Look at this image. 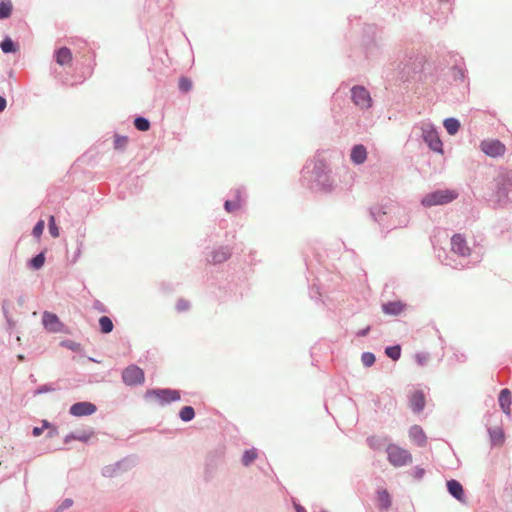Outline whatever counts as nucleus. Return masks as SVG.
<instances>
[{
  "instance_id": "1",
  "label": "nucleus",
  "mask_w": 512,
  "mask_h": 512,
  "mask_svg": "<svg viewBox=\"0 0 512 512\" xmlns=\"http://www.w3.org/2000/svg\"><path fill=\"white\" fill-rule=\"evenodd\" d=\"M145 399L149 402L165 405L180 399V393L172 389H150L145 393Z\"/></svg>"
},
{
  "instance_id": "2",
  "label": "nucleus",
  "mask_w": 512,
  "mask_h": 512,
  "mask_svg": "<svg viewBox=\"0 0 512 512\" xmlns=\"http://www.w3.org/2000/svg\"><path fill=\"white\" fill-rule=\"evenodd\" d=\"M458 197V193L454 190H437L427 194L421 200V203L425 207H431L435 205H444L452 202Z\"/></svg>"
},
{
  "instance_id": "3",
  "label": "nucleus",
  "mask_w": 512,
  "mask_h": 512,
  "mask_svg": "<svg viewBox=\"0 0 512 512\" xmlns=\"http://www.w3.org/2000/svg\"><path fill=\"white\" fill-rule=\"evenodd\" d=\"M388 461L395 467L405 466L412 462L411 453L395 444H389L386 449Z\"/></svg>"
},
{
  "instance_id": "4",
  "label": "nucleus",
  "mask_w": 512,
  "mask_h": 512,
  "mask_svg": "<svg viewBox=\"0 0 512 512\" xmlns=\"http://www.w3.org/2000/svg\"><path fill=\"white\" fill-rule=\"evenodd\" d=\"M122 380L128 386L141 385L145 381V374L140 367L129 365L122 372Z\"/></svg>"
},
{
  "instance_id": "5",
  "label": "nucleus",
  "mask_w": 512,
  "mask_h": 512,
  "mask_svg": "<svg viewBox=\"0 0 512 512\" xmlns=\"http://www.w3.org/2000/svg\"><path fill=\"white\" fill-rule=\"evenodd\" d=\"M481 151L489 157H501L506 152L505 145L497 139H487L480 143Z\"/></svg>"
},
{
  "instance_id": "6",
  "label": "nucleus",
  "mask_w": 512,
  "mask_h": 512,
  "mask_svg": "<svg viewBox=\"0 0 512 512\" xmlns=\"http://www.w3.org/2000/svg\"><path fill=\"white\" fill-rule=\"evenodd\" d=\"M352 101L356 106L361 109L370 108L372 105V98L369 91L363 86H354L351 89Z\"/></svg>"
},
{
  "instance_id": "7",
  "label": "nucleus",
  "mask_w": 512,
  "mask_h": 512,
  "mask_svg": "<svg viewBox=\"0 0 512 512\" xmlns=\"http://www.w3.org/2000/svg\"><path fill=\"white\" fill-rule=\"evenodd\" d=\"M423 138L433 151L442 152V142L432 126L427 125L423 128Z\"/></svg>"
},
{
  "instance_id": "8",
  "label": "nucleus",
  "mask_w": 512,
  "mask_h": 512,
  "mask_svg": "<svg viewBox=\"0 0 512 512\" xmlns=\"http://www.w3.org/2000/svg\"><path fill=\"white\" fill-rule=\"evenodd\" d=\"M96 406L91 402H77L70 407V414L76 417L92 415L96 412Z\"/></svg>"
},
{
  "instance_id": "9",
  "label": "nucleus",
  "mask_w": 512,
  "mask_h": 512,
  "mask_svg": "<svg viewBox=\"0 0 512 512\" xmlns=\"http://www.w3.org/2000/svg\"><path fill=\"white\" fill-rule=\"evenodd\" d=\"M451 249L454 253L466 257L471 253L465 238L461 234H456L451 239Z\"/></svg>"
},
{
  "instance_id": "10",
  "label": "nucleus",
  "mask_w": 512,
  "mask_h": 512,
  "mask_svg": "<svg viewBox=\"0 0 512 512\" xmlns=\"http://www.w3.org/2000/svg\"><path fill=\"white\" fill-rule=\"evenodd\" d=\"M400 207L394 204H389L385 206H376L372 209V215L374 218L379 221L383 222V217L388 214H395L400 212Z\"/></svg>"
},
{
  "instance_id": "11",
  "label": "nucleus",
  "mask_w": 512,
  "mask_h": 512,
  "mask_svg": "<svg viewBox=\"0 0 512 512\" xmlns=\"http://www.w3.org/2000/svg\"><path fill=\"white\" fill-rule=\"evenodd\" d=\"M407 305L402 301H391L382 305V311L387 315L397 316L403 313Z\"/></svg>"
},
{
  "instance_id": "12",
  "label": "nucleus",
  "mask_w": 512,
  "mask_h": 512,
  "mask_svg": "<svg viewBox=\"0 0 512 512\" xmlns=\"http://www.w3.org/2000/svg\"><path fill=\"white\" fill-rule=\"evenodd\" d=\"M409 404H410L411 409L414 412H416V413L421 412L425 406V395H424L423 391L415 390L414 392H412L410 399H409Z\"/></svg>"
},
{
  "instance_id": "13",
  "label": "nucleus",
  "mask_w": 512,
  "mask_h": 512,
  "mask_svg": "<svg viewBox=\"0 0 512 512\" xmlns=\"http://www.w3.org/2000/svg\"><path fill=\"white\" fill-rule=\"evenodd\" d=\"M231 256V251L228 247H218L211 252L208 261L213 264L223 263Z\"/></svg>"
},
{
  "instance_id": "14",
  "label": "nucleus",
  "mask_w": 512,
  "mask_h": 512,
  "mask_svg": "<svg viewBox=\"0 0 512 512\" xmlns=\"http://www.w3.org/2000/svg\"><path fill=\"white\" fill-rule=\"evenodd\" d=\"M409 437L415 444H417L420 447L426 445L427 437L423 429L418 425H414L410 428Z\"/></svg>"
},
{
  "instance_id": "15",
  "label": "nucleus",
  "mask_w": 512,
  "mask_h": 512,
  "mask_svg": "<svg viewBox=\"0 0 512 512\" xmlns=\"http://www.w3.org/2000/svg\"><path fill=\"white\" fill-rule=\"evenodd\" d=\"M43 324L51 332H58L61 330L62 324L55 314L45 312L43 315Z\"/></svg>"
},
{
  "instance_id": "16",
  "label": "nucleus",
  "mask_w": 512,
  "mask_h": 512,
  "mask_svg": "<svg viewBox=\"0 0 512 512\" xmlns=\"http://www.w3.org/2000/svg\"><path fill=\"white\" fill-rule=\"evenodd\" d=\"M499 405L506 415L511 414V392L509 389L501 390L499 394Z\"/></svg>"
},
{
  "instance_id": "17",
  "label": "nucleus",
  "mask_w": 512,
  "mask_h": 512,
  "mask_svg": "<svg viewBox=\"0 0 512 512\" xmlns=\"http://www.w3.org/2000/svg\"><path fill=\"white\" fill-rule=\"evenodd\" d=\"M366 158H367V151L363 145H361V144L355 145L352 148L351 160L353 163H355L357 165L362 164L366 161Z\"/></svg>"
},
{
  "instance_id": "18",
  "label": "nucleus",
  "mask_w": 512,
  "mask_h": 512,
  "mask_svg": "<svg viewBox=\"0 0 512 512\" xmlns=\"http://www.w3.org/2000/svg\"><path fill=\"white\" fill-rule=\"evenodd\" d=\"M55 59L56 62L61 66L70 64L72 61L71 50L67 47L58 49L55 53Z\"/></svg>"
},
{
  "instance_id": "19",
  "label": "nucleus",
  "mask_w": 512,
  "mask_h": 512,
  "mask_svg": "<svg viewBox=\"0 0 512 512\" xmlns=\"http://www.w3.org/2000/svg\"><path fill=\"white\" fill-rule=\"evenodd\" d=\"M447 488L449 493L459 501L463 500L464 491L462 485L456 480H450L447 482Z\"/></svg>"
},
{
  "instance_id": "20",
  "label": "nucleus",
  "mask_w": 512,
  "mask_h": 512,
  "mask_svg": "<svg viewBox=\"0 0 512 512\" xmlns=\"http://www.w3.org/2000/svg\"><path fill=\"white\" fill-rule=\"evenodd\" d=\"M242 207V198L240 193L237 191L235 198L233 200H227L224 204V208L228 213H233L241 209Z\"/></svg>"
},
{
  "instance_id": "21",
  "label": "nucleus",
  "mask_w": 512,
  "mask_h": 512,
  "mask_svg": "<svg viewBox=\"0 0 512 512\" xmlns=\"http://www.w3.org/2000/svg\"><path fill=\"white\" fill-rule=\"evenodd\" d=\"M377 502L381 509H388L391 506L390 494L387 490L382 489L377 492Z\"/></svg>"
},
{
  "instance_id": "22",
  "label": "nucleus",
  "mask_w": 512,
  "mask_h": 512,
  "mask_svg": "<svg viewBox=\"0 0 512 512\" xmlns=\"http://www.w3.org/2000/svg\"><path fill=\"white\" fill-rule=\"evenodd\" d=\"M509 187H510V183H508L504 179H501L498 182V190L496 193L497 202L502 203L505 201V199L507 198V192L509 190Z\"/></svg>"
},
{
  "instance_id": "23",
  "label": "nucleus",
  "mask_w": 512,
  "mask_h": 512,
  "mask_svg": "<svg viewBox=\"0 0 512 512\" xmlns=\"http://www.w3.org/2000/svg\"><path fill=\"white\" fill-rule=\"evenodd\" d=\"M444 127L446 128L447 132L450 135H454V134H456L458 132V130L460 128V123L455 118H447L444 121Z\"/></svg>"
},
{
  "instance_id": "24",
  "label": "nucleus",
  "mask_w": 512,
  "mask_h": 512,
  "mask_svg": "<svg viewBox=\"0 0 512 512\" xmlns=\"http://www.w3.org/2000/svg\"><path fill=\"white\" fill-rule=\"evenodd\" d=\"M99 325L101 332L105 334L110 333L114 328L113 322L108 316L100 317Z\"/></svg>"
},
{
  "instance_id": "25",
  "label": "nucleus",
  "mask_w": 512,
  "mask_h": 512,
  "mask_svg": "<svg viewBox=\"0 0 512 512\" xmlns=\"http://www.w3.org/2000/svg\"><path fill=\"white\" fill-rule=\"evenodd\" d=\"M181 420L188 422L191 421L195 416V411L191 406H184L179 412Z\"/></svg>"
},
{
  "instance_id": "26",
  "label": "nucleus",
  "mask_w": 512,
  "mask_h": 512,
  "mask_svg": "<svg viewBox=\"0 0 512 512\" xmlns=\"http://www.w3.org/2000/svg\"><path fill=\"white\" fill-rule=\"evenodd\" d=\"M12 12V3L9 0H4L0 3V19L8 18Z\"/></svg>"
},
{
  "instance_id": "27",
  "label": "nucleus",
  "mask_w": 512,
  "mask_h": 512,
  "mask_svg": "<svg viewBox=\"0 0 512 512\" xmlns=\"http://www.w3.org/2000/svg\"><path fill=\"white\" fill-rule=\"evenodd\" d=\"M258 456L257 450L252 448L249 450H246L242 457V463L245 466L250 465Z\"/></svg>"
},
{
  "instance_id": "28",
  "label": "nucleus",
  "mask_w": 512,
  "mask_h": 512,
  "mask_svg": "<svg viewBox=\"0 0 512 512\" xmlns=\"http://www.w3.org/2000/svg\"><path fill=\"white\" fill-rule=\"evenodd\" d=\"M385 353L392 360H398L401 355V348L399 345L387 347Z\"/></svg>"
},
{
  "instance_id": "29",
  "label": "nucleus",
  "mask_w": 512,
  "mask_h": 512,
  "mask_svg": "<svg viewBox=\"0 0 512 512\" xmlns=\"http://www.w3.org/2000/svg\"><path fill=\"white\" fill-rule=\"evenodd\" d=\"M1 49L4 53H10V52H15L16 51V47L13 43V41L10 39V38H5L1 44Z\"/></svg>"
},
{
  "instance_id": "30",
  "label": "nucleus",
  "mask_w": 512,
  "mask_h": 512,
  "mask_svg": "<svg viewBox=\"0 0 512 512\" xmlns=\"http://www.w3.org/2000/svg\"><path fill=\"white\" fill-rule=\"evenodd\" d=\"M134 125L139 131H147L150 128L149 121L143 117L136 118L134 121Z\"/></svg>"
},
{
  "instance_id": "31",
  "label": "nucleus",
  "mask_w": 512,
  "mask_h": 512,
  "mask_svg": "<svg viewBox=\"0 0 512 512\" xmlns=\"http://www.w3.org/2000/svg\"><path fill=\"white\" fill-rule=\"evenodd\" d=\"M44 262H45V256L43 253H40L31 259L30 264H31L32 268L40 269L44 265Z\"/></svg>"
},
{
  "instance_id": "32",
  "label": "nucleus",
  "mask_w": 512,
  "mask_h": 512,
  "mask_svg": "<svg viewBox=\"0 0 512 512\" xmlns=\"http://www.w3.org/2000/svg\"><path fill=\"white\" fill-rule=\"evenodd\" d=\"M49 233L54 238H58L59 235H60L59 228L56 225V221H55V217L54 216H50L49 217Z\"/></svg>"
},
{
  "instance_id": "33",
  "label": "nucleus",
  "mask_w": 512,
  "mask_h": 512,
  "mask_svg": "<svg viewBox=\"0 0 512 512\" xmlns=\"http://www.w3.org/2000/svg\"><path fill=\"white\" fill-rule=\"evenodd\" d=\"M361 361L364 366L370 367L375 363V356L370 352H365L361 356Z\"/></svg>"
},
{
  "instance_id": "34",
  "label": "nucleus",
  "mask_w": 512,
  "mask_h": 512,
  "mask_svg": "<svg viewBox=\"0 0 512 512\" xmlns=\"http://www.w3.org/2000/svg\"><path fill=\"white\" fill-rule=\"evenodd\" d=\"M192 88V81L189 78L181 77L179 79V89L188 92Z\"/></svg>"
},
{
  "instance_id": "35",
  "label": "nucleus",
  "mask_w": 512,
  "mask_h": 512,
  "mask_svg": "<svg viewBox=\"0 0 512 512\" xmlns=\"http://www.w3.org/2000/svg\"><path fill=\"white\" fill-rule=\"evenodd\" d=\"M128 143V138L126 136H115V139H114V147L116 149H122L126 146V144Z\"/></svg>"
},
{
  "instance_id": "36",
  "label": "nucleus",
  "mask_w": 512,
  "mask_h": 512,
  "mask_svg": "<svg viewBox=\"0 0 512 512\" xmlns=\"http://www.w3.org/2000/svg\"><path fill=\"white\" fill-rule=\"evenodd\" d=\"M44 227H45V222L44 220H39L36 225L34 226L33 228V235L36 237V238H40V236L42 235L43 231H44Z\"/></svg>"
},
{
  "instance_id": "37",
  "label": "nucleus",
  "mask_w": 512,
  "mask_h": 512,
  "mask_svg": "<svg viewBox=\"0 0 512 512\" xmlns=\"http://www.w3.org/2000/svg\"><path fill=\"white\" fill-rule=\"evenodd\" d=\"M415 361L417 362V364L419 366H423L427 363L428 361V356L425 355V354H421V353H418L415 355Z\"/></svg>"
},
{
  "instance_id": "38",
  "label": "nucleus",
  "mask_w": 512,
  "mask_h": 512,
  "mask_svg": "<svg viewBox=\"0 0 512 512\" xmlns=\"http://www.w3.org/2000/svg\"><path fill=\"white\" fill-rule=\"evenodd\" d=\"M73 505V500L70 498L65 499L61 505L58 507L56 512H61L64 509L70 508Z\"/></svg>"
},
{
  "instance_id": "39",
  "label": "nucleus",
  "mask_w": 512,
  "mask_h": 512,
  "mask_svg": "<svg viewBox=\"0 0 512 512\" xmlns=\"http://www.w3.org/2000/svg\"><path fill=\"white\" fill-rule=\"evenodd\" d=\"M49 426V423L47 421H43V427H34L33 428V435L35 437L40 436L43 433L44 428H47Z\"/></svg>"
},
{
  "instance_id": "40",
  "label": "nucleus",
  "mask_w": 512,
  "mask_h": 512,
  "mask_svg": "<svg viewBox=\"0 0 512 512\" xmlns=\"http://www.w3.org/2000/svg\"><path fill=\"white\" fill-rule=\"evenodd\" d=\"M6 108V100L0 96V112Z\"/></svg>"
},
{
  "instance_id": "41",
  "label": "nucleus",
  "mask_w": 512,
  "mask_h": 512,
  "mask_svg": "<svg viewBox=\"0 0 512 512\" xmlns=\"http://www.w3.org/2000/svg\"><path fill=\"white\" fill-rule=\"evenodd\" d=\"M370 328L366 327L365 329L359 331L357 334L358 336H365L369 332Z\"/></svg>"
},
{
  "instance_id": "42",
  "label": "nucleus",
  "mask_w": 512,
  "mask_h": 512,
  "mask_svg": "<svg viewBox=\"0 0 512 512\" xmlns=\"http://www.w3.org/2000/svg\"><path fill=\"white\" fill-rule=\"evenodd\" d=\"M296 512H306V510L299 504H294Z\"/></svg>"
},
{
  "instance_id": "43",
  "label": "nucleus",
  "mask_w": 512,
  "mask_h": 512,
  "mask_svg": "<svg viewBox=\"0 0 512 512\" xmlns=\"http://www.w3.org/2000/svg\"><path fill=\"white\" fill-rule=\"evenodd\" d=\"M76 439L81 440V441H87L89 439V436H79V437H76Z\"/></svg>"
},
{
  "instance_id": "44",
  "label": "nucleus",
  "mask_w": 512,
  "mask_h": 512,
  "mask_svg": "<svg viewBox=\"0 0 512 512\" xmlns=\"http://www.w3.org/2000/svg\"><path fill=\"white\" fill-rule=\"evenodd\" d=\"M374 439H375V437H371V438H369V439H368V441H369V445H370L371 447H374V443H373V442H374Z\"/></svg>"
},
{
  "instance_id": "45",
  "label": "nucleus",
  "mask_w": 512,
  "mask_h": 512,
  "mask_svg": "<svg viewBox=\"0 0 512 512\" xmlns=\"http://www.w3.org/2000/svg\"><path fill=\"white\" fill-rule=\"evenodd\" d=\"M408 223V220L405 218L401 223H399L400 225H403V226H406Z\"/></svg>"
}]
</instances>
